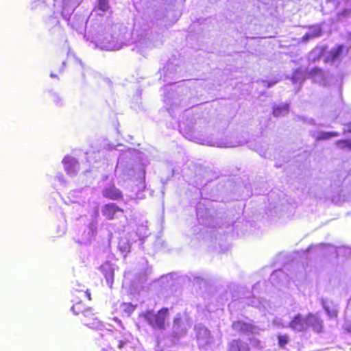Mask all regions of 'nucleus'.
<instances>
[{"instance_id": "nucleus-1", "label": "nucleus", "mask_w": 351, "mask_h": 351, "mask_svg": "<svg viewBox=\"0 0 351 351\" xmlns=\"http://www.w3.org/2000/svg\"><path fill=\"white\" fill-rule=\"evenodd\" d=\"M77 293H80L82 297H86L88 300H91L90 292L88 290L84 289V286L81 289H75L73 293L75 299L72 300L73 304L71 306L73 314L77 316V320L84 326L91 329L99 328L103 326L102 323L98 319L91 308L86 307L81 301H76L78 298Z\"/></svg>"}, {"instance_id": "nucleus-2", "label": "nucleus", "mask_w": 351, "mask_h": 351, "mask_svg": "<svg viewBox=\"0 0 351 351\" xmlns=\"http://www.w3.org/2000/svg\"><path fill=\"white\" fill-rule=\"evenodd\" d=\"M169 315V308L163 307L156 313L154 310H145L139 314V317L143 318L152 328L164 330L166 329V321Z\"/></svg>"}, {"instance_id": "nucleus-3", "label": "nucleus", "mask_w": 351, "mask_h": 351, "mask_svg": "<svg viewBox=\"0 0 351 351\" xmlns=\"http://www.w3.org/2000/svg\"><path fill=\"white\" fill-rule=\"evenodd\" d=\"M231 327L236 332L245 335L258 334L260 330L255 324L245 322L243 320H236L232 322Z\"/></svg>"}, {"instance_id": "nucleus-4", "label": "nucleus", "mask_w": 351, "mask_h": 351, "mask_svg": "<svg viewBox=\"0 0 351 351\" xmlns=\"http://www.w3.org/2000/svg\"><path fill=\"white\" fill-rule=\"evenodd\" d=\"M196 339L199 348H206L213 342L211 332L206 327H199L197 329Z\"/></svg>"}, {"instance_id": "nucleus-5", "label": "nucleus", "mask_w": 351, "mask_h": 351, "mask_svg": "<svg viewBox=\"0 0 351 351\" xmlns=\"http://www.w3.org/2000/svg\"><path fill=\"white\" fill-rule=\"evenodd\" d=\"M308 328H311L314 332L317 334L324 332V322L318 314L312 313L307 314V329Z\"/></svg>"}, {"instance_id": "nucleus-6", "label": "nucleus", "mask_w": 351, "mask_h": 351, "mask_svg": "<svg viewBox=\"0 0 351 351\" xmlns=\"http://www.w3.org/2000/svg\"><path fill=\"white\" fill-rule=\"evenodd\" d=\"M289 327L293 331L305 332L307 330V315L303 317L300 313L295 315L289 323Z\"/></svg>"}, {"instance_id": "nucleus-7", "label": "nucleus", "mask_w": 351, "mask_h": 351, "mask_svg": "<svg viewBox=\"0 0 351 351\" xmlns=\"http://www.w3.org/2000/svg\"><path fill=\"white\" fill-rule=\"evenodd\" d=\"M227 351H251V348L245 339L238 337L228 342Z\"/></svg>"}, {"instance_id": "nucleus-8", "label": "nucleus", "mask_w": 351, "mask_h": 351, "mask_svg": "<svg viewBox=\"0 0 351 351\" xmlns=\"http://www.w3.org/2000/svg\"><path fill=\"white\" fill-rule=\"evenodd\" d=\"M118 213H123L124 210L115 203H108L101 208V213L107 220H113Z\"/></svg>"}, {"instance_id": "nucleus-9", "label": "nucleus", "mask_w": 351, "mask_h": 351, "mask_svg": "<svg viewBox=\"0 0 351 351\" xmlns=\"http://www.w3.org/2000/svg\"><path fill=\"white\" fill-rule=\"evenodd\" d=\"M102 195L111 200L121 199L123 197L122 192L114 184L105 187L102 191Z\"/></svg>"}, {"instance_id": "nucleus-10", "label": "nucleus", "mask_w": 351, "mask_h": 351, "mask_svg": "<svg viewBox=\"0 0 351 351\" xmlns=\"http://www.w3.org/2000/svg\"><path fill=\"white\" fill-rule=\"evenodd\" d=\"M100 269L107 284L111 287L114 280V269L108 263H105L101 266Z\"/></svg>"}, {"instance_id": "nucleus-11", "label": "nucleus", "mask_w": 351, "mask_h": 351, "mask_svg": "<svg viewBox=\"0 0 351 351\" xmlns=\"http://www.w3.org/2000/svg\"><path fill=\"white\" fill-rule=\"evenodd\" d=\"M183 321L180 315L179 314L173 320V328L176 332H178L180 335H184L186 332V330L185 328L183 327Z\"/></svg>"}, {"instance_id": "nucleus-12", "label": "nucleus", "mask_w": 351, "mask_h": 351, "mask_svg": "<svg viewBox=\"0 0 351 351\" xmlns=\"http://www.w3.org/2000/svg\"><path fill=\"white\" fill-rule=\"evenodd\" d=\"M289 112V107L287 105H282L276 106L273 108L272 114L274 117H278L287 114Z\"/></svg>"}, {"instance_id": "nucleus-13", "label": "nucleus", "mask_w": 351, "mask_h": 351, "mask_svg": "<svg viewBox=\"0 0 351 351\" xmlns=\"http://www.w3.org/2000/svg\"><path fill=\"white\" fill-rule=\"evenodd\" d=\"M337 146L340 149H351V139H341L336 142Z\"/></svg>"}, {"instance_id": "nucleus-14", "label": "nucleus", "mask_w": 351, "mask_h": 351, "mask_svg": "<svg viewBox=\"0 0 351 351\" xmlns=\"http://www.w3.org/2000/svg\"><path fill=\"white\" fill-rule=\"evenodd\" d=\"M96 8L102 12L107 11L110 8L108 0H97Z\"/></svg>"}, {"instance_id": "nucleus-15", "label": "nucleus", "mask_w": 351, "mask_h": 351, "mask_svg": "<svg viewBox=\"0 0 351 351\" xmlns=\"http://www.w3.org/2000/svg\"><path fill=\"white\" fill-rule=\"evenodd\" d=\"M278 346L282 348L289 342V337L287 335H278L277 336Z\"/></svg>"}, {"instance_id": "nucleus-16", "label": "nucleus", "mask_w": 351, "mask_h": 351, "mask_svg": "<svg viewBox=\"0 0 351 351\" xmlns=\"http://www.w3.org/2000/svg\"><path fill=\"white\" fill-rule=\"evenodd\" d=\"M322 75V70L319 67H314L308 72V76L311 78H315L316 77L321 76Z\"/></svg>"}, {"instance_id": "nucleus-17", "label": "nucleus", "mask_w": 351, "mask_h": 351, "mask_svg": "<svg viewBox=\"0 0 351 351\" xmlns=\"http://www.w3.org/2000/svg\"><path fill=\"white\" fill-rule=\"evenodd\" d=\"M343 51V47L342 46H338L335 49L331 51V56L333 59H337L340 54L342 53Z\"/></svg>"}, {"instance_id": "nucleus-18", "label": "nucleus", "mask_w": 351, "mask_h": 351, "mask_svg": "<svg viewBox=\"0 0 351 351\" xmlns=\"http://www.w3.org/2000/svg\"><path fill=\"white\" fill-rule=\"evenodd\" d=\"M252 343L253 346L256 348H261V342L259 339L256 338H250L249 339Z\"/></svg>"}, {"instance_id": "nucleus-19", "label": "nucleus", "mask_w": 351, "mask_h": 351, "mask_svg": "<svg viewBox=\"0 0 351 351\" xmlns=\"http://www.w3.org/2000/svg\"><path fill=\"white\" fill-rule=\"evenodd\" d=\"M346 132L351 133V121L346 124V129L345 130L344 133Z\"/></svg>"}, {"instance_id": "nucleus-20", "label": "nucleus", "mask_w": 351, "mask_h": 351, "mask_svg": "<svg viewBox=\"0 0 351 351\" xmlns=\"http://www.w3.org/2000/svg\"><path fill=\"white\" fill-rule=\"evenodd\" d=\"M71 160V158L70 156H66L64 158L62 162L66 165L67 163L69 162V161Z\"/></svg>"}, {"instance_id": "nucleus-21", "label": "nucleus", "mask_w": 351, "mask_h": 351, "mask_svg": "<svg viewBox=\"0 0 351 351\" xmlns=\"http://www.w3.org/2000/svg\"><path fill=\"white\" fill-rule=\"evenodd\" d=\"M339 135V134L336 132H328V136H330V137H333V136H337Z\"/></svg>"}, {"instance_id": "nucleus-22", "label": "nucleus", "mask_w": 351, "mask_h": 351, "mask_svg": "<svg viewBox=\"0 0 351 351\" xmlns=\"http://www.w3.org/2000/svg\"><path fill=\"white\" fill-rule=\"evenodd\" d=\"M125 343H126V342L124 341H122V340L119 341V344H118L119 348H122Z\"/></svg>"}, {"instance_id": "nucleus-23", "label": "nucleus", "mask_w": 351, "mask_h": 351, "mask_svg": "<svg viewBox=\"0 0 351 351\" xmlns=\"http://www.w3.org/2000/svg\"><path fill=\"white\" fill-rule=\"evenodd\" d=\"M328 132H325V133L322 134V135L320 137V138H322V139L329 138L330 136H328Z\"/></svg>"}, {"instance_id": "nucleus-24", "label": "nucleus", "mask_w": 351, "mask_h": 351, "mask_svg": "<svg viewBox=\"0 0 351 351\" xmlns=\"http://www.w3.org/2000/svg\"><path fill=\"white\" fill-rule=\"evenodd\" d=\"M305 37L308 38V37H310V36H309V35H308V34H306V35H305Z\"/></svg>"}, {"instance_id": "nucleus-25", "label": "nucleus", "mask_w": 351, "mask_h": 351, "mask_svg": "<svg viewBox=\"0 0 351 351\" xmlns=\"http://www.w3.org/2000/svg\"><path fill=\"white\" fill-rule=\"evenodd\" d=\"M102 351H107V350H105V349H103V350H102Z\"/></svg>"}]
</instances>
